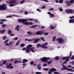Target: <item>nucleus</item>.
I'll use <instances>...</instances> for the list:
<instances>
[{"instance_id": "f257e3e1", "label": "nucleus", "mask_w": 74, "mask_h": 74, "mask_svg": "<svg viewBox=\"0 0 74 74\" xmlns=\"http://www.w3.org/2000/svg\"><path fill=\"white\" fill-rule=\"evenodd\" d=\"M27 19H18V21L19 23H21V22H22L23 24H25V25H33V23L32 22H25L24 23V22L27 21Z\"/></svg>"}, {"instance_id": "f03ea898", "label": "nucleus", "mask_w": 74, "mask_h": 74, "mask_svg": "<svg viewBox=\"0 0 74 74\" xmlns=\"http://www.w3.org/2000/svg\"><path fill=\"white\" fill-rule=\"evenodd\" d=\"M33 46V45H28L27 46V49H26V51L27 52V53H30V51H29V50L31 51L32 52H34L35 51L33 50L34 49V47H32L31 48V47H32Z\"/></svg>"}, {"instance_id": "7ed1b4c3", "label": "nucleus", "mask_w": 74, "mask_h": 74, "mask_svg": "<svg viewBox=\"0 0 74 74\" xmlns=\"http://www.w3.org/2000/svg\"><path fill=\"white\" fill-rule=\"evenodd\" d=\"M7 5L4 4H3L2 5H0V11H2V10H5L7 9Z\"/></svg>"}, {"instance_id": "20e7f679", "label": "nucleus", "mask_w": 74, "mask_h": 74, "mask_svg": "<svg viewBox=\"0 0 74 74\" xmlns=\"http://www.w3.org/2000/svg\"><path fill=\"white\" fill-rule=\"evenodd\" d=\"M16 3V0H12L10 1L9 6L10 7H13L14 6L15 4Z\"/></svg>"}, {"instance_id": "39448f33", "label": "nucleus", "mask_w": 74, "mask_h": 74, "mask_svg": "<svg viewBox=\"0 0 74 74\" xmlns=\"http://www.w3.org/2000/svg\"><path fill=\"white\" fill-rule=\"evenodd\" d=\"M66 14H73L74 13V10L73 9H69L66 11Z\"/></svg>"}, {"instance_id": "423d86ee", "label": "nucleus", "mask_w": 74, "mask_h": 74, "mask_svg": "<svg viewBox=\"0 0 74 74\" xmlns=\"http://www.w3.org/2000/svg\"><path fill=\"white\" fill-rule=\"evenodd\" d=\"M72 54V52H70V54L69 56V57H64L62 58V60H66V59H69V58H71V55Z\"/></svg>"}, {"instance_id": "0eeeda50", "label": "nucleus", "mask_w": 74, "mask_h": 74, "mask_svg": "<svg viewBox=\"0 0 74 74\" xmlns=\"http://www.w3.org/2000/svg\"><path fill=\"white\" fill-rule=\"evenodd\" d=\"M57 40L58 41V42L59 44H62V43L64 42V39L62 38H58Z\"/></svg>"}, {"instance_id": "6e6552de", "label": "nucleus", "mask_w": 74, "mask_h": 74, "mask_svg": "<svg viewBox=\"0 0 74 74\" xmlns=\"http://www.w3.org/2000/svg\"><path fill=\"white\" fill-rule=\"evenodd\" d=\"M49 59V58L46 57H43L41 58L40 60H42V62H47V61Z\"/></svg>"}, {"instance_id": "1a4fd4ad", "label": "nucleus", "mask_w": 74, "mask_h": 74, "mask_svg": "<svg viewBox=\"0 0 74 74\" xmlns=\"http://www.w3.org/2000/svg\"><path fill=\"white\" fill-rule=\"evenodd\" d=\"M36 33L37 35H42V31H37L36 32Z\"/></svg>"}, {"instance_id": "9d476101", "label": "nucleus", "mask_w": 74, "mask_h": 74, "mask_svg": "<svg viewBox=\"0 0 74 74\" xmlns=\"http://www.w3.org/2000/svg\"><path fill=\"white\" fill-rule=\"evenodd\" d=\"M47 14H49V15H50V16L51 18H52V17H53V16H54V14H52V13L50 12H48Z\"/></svg>"}, {"instance_id": "9b49d317", "label": "nucleus", "mask_w": 74, "mask_h": 74, "mask_svg": "<svg viewBox=\"0 0 74 74\" xmlns=\"http://www.w3.org/2000/svg\"><path fill=\"white\" fill-rule=\"evenodd\" d=\"M63 68H62L61 69V70H67V67H66V66H63Z\"/></svg>"}, {"instance_id": "f8f14e48", "label": "nucleus", "mask_w": 74, "mask_h": 74, "mask_svg": "<svg viewBox=\"0 0 74 74\" xmlns=\"http://www.w3.org/2000/svg\"><path fill=\"white\" fill-rule=\"evenodd\" d=\"M47 45H48V42H45L44 43V44L41 46V48H44V47H45V46H47Z\"/></svg>"}, {"instance_id": "ddd939ff", "label": "nucleus", "mask_w": 74, "mask_h": 74, "mask_svg": "<svg viewBox=\"0 0 74 74\" xmlns=\"http://www.w3.org/2000/svg\"><path fill=\"white\" fill-rule=\"evenodd\" d=\"M49 71H52L53 72L56 71V69L54 68H52L49 69Z\"/></svg>"}, {"instance_id": "4468645a", "label": "nucleus", "mask_w": 74, "mask_h": 74, "mask_svg": "<svg viewBox=\"0 0 74 74\" xmlns=\"http://www.w3.org/2000/svg\"><path fill=\"white\" fill-rule=\"evenodd\" d=\"M39 40H40V38L37 39L34 41V44H36V43H37V42H38Z\"/></svg>"}, {"instance_id": "2eb2a0df", "label": "nucleus", "mask_w": 74, "mask_h": 74, "mask_svg": "<svg viewBox=\"0 0 74 74\" xmlns=\"http://www.w3.org/2000/svg\"><path fill=\"white\" fill-rule=\"evenodd\" d=\"M6 65L8 66V67H6V69H9L10 67L12 66V64H10L9 65H8V64H6Z\"/></svg>"}, {"instance_id": "dca6fc26", "label": "nucleus", "mask_w": 74, "mask_h": 74, "mask_svg": "<svg viewBox=\"0 0 74 74\" xmlns=\"http://www.w3.org/2000/svg\"><path fill=\"white\" fill-rule=\"evenodd\" d=\"M69 23H74V19H70L69 20Z\"/></svg>"}, {"instance_id": "f3484780", "label": "nucleus", "mask_w": 74, "mask_h": 74, "mask_svg": "<svg viewBox=\"0 0 74 74\" xmlns=\"http://www.w3.org/2000/svg\"><path fill=\"white\" fill-rule=\"evenodd\" d=\"M15 30H16L17 31L19 30V26L17 25L15 28Z\"/></svg>"}, {"instance_id": "a211bd4d", "label": "nucleus", "mask_w": 74, "mask_h": 74, "mask_svg": "<svg viewBox=\"0 0 74 74\" xmlns=\"http://www.w3.org/2000/svg\"><path fill=\"white\" fill-rule=\"evenodd\" d=\"M67 71H72V72H74V70L70 69L67 68L66 69Z\"/></svg>"}, {"instance_id": "6ab92c4d", "label": "nucleus", "mask_w": 74, "mask_h": 74, "mask_svg": "<svg viewBox=\"0 0 74 74\" xmlns=\"http://www.w3.org/2000/svg\"><path fill=\"white\" fill-rule=\"evenodd\" d=\"M69 60H70L69 59H66L65 61H64L63 62V64H66L67 63V62H68V61H69Z\"/></svg>"}, {"instance_id": "aec40b11", "label": "nucleus", "mask_w": 74, "mask_h": 74, "mask_svg": "<svg viewBox=\"0 0 74 74\" xmlns=\"http://www.w3.org/2000/svg\"><path fill=\"white\" fill-rule=\"evenodd\" d=\"M66 4L67 5H68V6H70V5H71V3H69L68 1H66Z\"/></svg>"}, {"instance_id": "412c9836", "label": "nucleus", "mask_w": 74, "mask_h": 74, "mask_svg": "<svg viewBox=\"0 0 74 74\" xmlns=\"http://www.w3.org/2000/svg\"><path fill=\"white\" fill-rule=\"evenodd\" d=\"M28 61V60L27 59H23V63H25V62H27Z\"/></svg>"}, {"instance_id": "4be33fe9", "label": "nucleus", "mask_w": 74, "mask_h": 74, "mask_svg": "<svg viewBox=\"0 0 74 74\" xmlns=\"http://www.w3.org/2000/svg\"><path fill=\"white\" fill-rule=\"evenodd\" d=\"M36 46H37V48H39L40 46L41 47V46H42V45H41L40 44H38L36 45Z\"/></svg>"}, {"instance_id": "5701e85b", "label": "nucleus", "mask_w": 74, "mask_h": 74, "mask_svg": "<svg viewBox=\"0 0 74 74\" xmlns=\"http://www.w3.org/2000/svg\"><path fill=\"white\" fill-rule=\"evenodd\" d=\"M58 9L59 10L60 12H62V11H63V9H62L61 7L58 8Z\"/></svg>"}, {"instance_id": "b1692460", "label": "nucleus", "mask_w": 74, "mask_h": 74, "mask_svg": "<svg viewBox=\"0 0 74 74\" xmlns=\"http://www.w3.org/2000/svg\"><path fill=\"white\" fill-rule=\"evenodd\" d=\"M36 39H37V38H36L35 39H32V40L29 39L28 40V41L29 42L30 41H33L34 40H36Z\"/></svg>"}, {"instance_id": "393cba45", "label": "nucleus", "mask_w": 74, "mask_h": 74, "mask_svg": "<svg viewBox=\"0 0 74 74\" xmlns=\"http://www.w3.org/2000/svg\"><path fill=\"white\" fill-rule=\"evenodd\" d=\"M21 41V39H20L16 43V45H18L19 44V42Z\"/></svg>"}, {"instance_id": "a878e982", "label": "nucleus", "mask_w": 74, "mask_h": 74, "mask_svg": "<svg viewBox=\"0 0 74 74\" xmlns=\"http://www.w3.org/2000/svg\"><path fill=\"white\" fill-rule=\"evenodd\" d=\"M13 44H14V43H13V42H10L9 43V46H11V45H13Z\"/></svg>"}, {"instance_id": "bb28decb", "label": "nucleus", "mask_w": 74, "mask_h": 74, "mask_svg": "<svg viewBox=\"0 0 74 74\" xmlns=\"http://www.w3.org/2000/svg\"><path fill=\"white\" fill-rule=\"evenodd\" d=\"M8 33L9 34H11V33H12V31H11L10 30H8Z\"/></svg>"}, {"instance_id": "cd10ccee", "label": "nucleus", "mask_w": 74, "mask_h": 74, "mask_svg": "<svg viewBox=\"0 0 74 74\" xmlns=\"http://www.w3.org/2000/svg\"><path fill=\"white\" fill-rule=\"evenodd\" d=\"M43 70L44 71H48L49 70V68H44Z\"/></svg>"}, {"instance_id": "c85d7f7f", "label": "nucleus", "mask_w": 74, "mask_h": 74, "mask_svg": "<svg viewBox=\"0 0 74 74\" xmlns=\"http://www.w3.org/2000/svg\"><path fill=\"white\" fill-rule=\"evenodd\" d=\"M69 1L70 3H74V0H71Z\"/></svg>"}, {"instance_id": "c756f323", "label": "nucleus", "mask_w": 74, "mask_h": 74, "mask_svg": "<svg viewBox=\"0 0 74 74\" xmlns=\"http://www.w3.org/2000/svg\"><path fill=\"white\" fill-rule=\"evenodd\" d=\"M50 28L51 29H54L55 28V27H53L52 26H51L50 27Z\"/></svg>"}, {"instance_id": "7c9ffc66", "label": "nucleus", "mask_w": 74, "mask_h": 74, "mask_svg": "<svg viewBox=\"0 0 74 74\" xmlns=\"http://www.w3.org/2000/svg\"><path fill=\"white\" fill-rule=\"evenodd\" d=\"M63 2V0H60L59 1V3H62Z\"/></svg>"}, {"instance_id": "2f4dec72", "label": "nucleus", "mask_w": 74, "mask_h": 74, "mask_svg": "<svg viewBox=\"0 0 74 74\" xmlns=\"http://www.w3.org/2000/svg\"><path fill=\"white\" fill-rule=\"evenodd\" d=\"M41 64H37V65L36 66V67H37V68H38V67H41Z\"/></svg>"}, {"instance_id": "473e14b6", "label": "nucleus", "mask_w": 74, "mask_h": 74, "mask_svg": "<svg viewBox=\"0 0 74 74\" xmlns=\"http://www.w3.org/2000/svg\"><path fill=\"white\" fill-rule=\"evenodd\" d=\"M27 33L28 34H32V32L30 31H28Z\"/></svg>"}, {"instance_id": "72a5a7b5", "label": "nucleus", "mask_w": 74, "mask_h": 74, "mask_svg": "<svg viewBox=\"0 0 74 74\" xmlns=\"http://www.w3.org/2000/svg\"><path fill=\"white\" fill-rule=\"evenodd\" d=\"M8 41H9V40L8 39L7 40H5L4 42V44H5V43L8 42Z\"/></svg>"}, {"instance_id": "f704fd0d", "label": "nucleus", "mask_w": 74, "mask_h": 74, "mask_svg": "<svg viewBox=\"0 0 74 74\" xmlns=\"http://www.w3.org/2000/svg\"><path fill=\"white\" fill-rule=\"evenodd\" d=\"M24 2H25V0H23L21 1L20 2V4H22V3H24Z\"/></svg>"}, {"instance_id": "c9c22d12", "label": "nucleus", "mask_w": 74, "mask_h": 74, "mask_svg": "<svg viewBox=\"0 0 74 74\" xmlns=\"http://www.w3.org/2000/svg\"><path fill=\"white\" fill-rule=\"evenodd\" d=\"M5 29H4L2 31H1V34L3 33L4 32H5Z\"/></svg>"}, {"instance_id": "e433bc0d", "label": "nucleus", "mask_w": 74, "mask_h": 74, "mask_svg": "<svg viewBox=\"0 0 74 74\" xmlns=\"http://www.w3.org/2000/svg\"><path fill=\"white\" fill-rule=\"evenodd\" d=\"M7 38V37L6 36H4L3 37V39L4 40H5Z\"/></svg>"}, {"instance_id": "4c0bfd02", "label": "nucleus", "mask_w": 74, "mask_h": 74, "mask_svg": "<svg viewBox=\"0 0 74 74\" xmlns=\"http://www.w3.org/2000/svg\"><path fill=\"white\" fill-rule=\"evenodd\" d=\"M53 39L52 40L53 41H54L55 40V38H56V36H54L53 37Z\"/></svg>"}, {"instance_id": "58836bf2", "label": "nucleus", "mask_w": 74, "mask_h": 74, "mask_svg": "<svg viewBox=\"0 0 74 74\" xmlns=\"http://www.w3.org/2000/svg\"><path fill=\"white\" fill-rule=\"evenodd\" d=\"M36 74H41L42 73L40 72H36Z\"/></svg>"}, {"instance_id": "ea45409f", "label": "nucleus", "mask_w": 74, "mask_h": 74, "mask_svg": "<svg viewBox=\"0 0 74 74\" xmlns=\"http://www.w3.org/2000/svg\"><path fill=\"white\" fill-rule=\"evenodd\" d=\"M25 45V44H22L21 45V46L22 47H24Z\"/></svg>"}, {"instance_id": "a19ab883", "label": "nucleus", "mask_w": 74, "mask_h": 74, "mask_svg": "<svg viewBox=\"0 0 74 74\" xmlns=\"http://www.w3.org/2000/svg\"><path fill=\"white\" fill-rule=\"evenodd\" d=\"M30 64L31 65H33L34 64V62L33 61H31L30 62Z\"/></svg>"}, {"instance_id": "79ce46f5", "label": "nucleus", "mask_w": 74, "mask_h": 74, "mask_svg": "<svg viewBox=\"0 0 74 74\" xmlns=\"http://www.w3.org/2000/svg\"><path fill=\"white\" fill-rule=\"evenodd\" d=\"M6 25L5 24H3L1 26L2 27H5Z\"/></svg>"}, {"instance_id": "37998d69", "label": "nucleus", "mask_w": 74, "mask_h": 74, "mask_svg": "<svg viewBox=\"0 0 74 74\" xmlns=\"http://www.w3.org/2000/svg\"><path fill=\"white\" fill-rule=\"evenodd\" d=\"M18 39V37H16V38H14L13 39V40H17Z\"/></svg>"}, {"instance_id": "c03bdc74", "label": "nucleus", "mask_w": 74, "mask_h": 74, "mask_svg": "<svg viewBox=\"0 0 74 74\" xmlns=\"http://www.w3.org/2000/svg\"><path fill=\"white\" fill-rule=\"evenodd\" d=\"M0 21L1 22H5L6 21V20L5 19H3V20H0Z\"/></svg>"}, {"instance_id": "a18cd8bd", "label": "nucleus", "mask_w": 74, "mask_h": 74, "mask_svg": "<svg viewBox=\"0 0 74 74\" xmlns=\"http://www.w3.org/2000/svg\"><path fill=\"white\" fill-rule=\"evenodd\" d=\"M59 57L58 56L56 57V60H59Z\"/></svg>"}, {"instance_id": "49530a36", "label": "nucleus", "mask_w": 74, "mask_h": 74, "mask_svg": "<svg viewBox=\"0 0 74 74\" xmlns=\"http://www.w3.org/2000/svg\"><path fill=\"white\" fill-rule=\"evenodd\" d=\"M42 9H44L45 8V5H44L41 8Z\"/></svg>"}, {"instance_id": "de8ad7c7", "label": "nucleus", "mask_w": 74, "mask_h": 74, "mask_svg": "<svg viewBox=\"0 0 74 74\" xmlns=\"http://www.w3.org/2000/svg\"><path fill=\"white\" fill-rule=\"evenodd\" d=\"M74 55L73 56H72L71 59V60H74Z\"/></svg>"}, {"instance_id": "09e8293b", "label": "nucleus", "mask_w": 74, "mask_h": 74, "mask_svg": "<svg viewBox=\"0 0 74 74\" xmlns=\"http://www.w3.org/2000/svg\"><path fill=\"white\" fill-rule=\"evenodd\" d=\"M42 66L43 67L46 66H47V65L46 64H43Z\"/></svg>"}, {"instance_id": "8fccbe9b", "label": "nucleus", "mask_w": 74, "mask_h": 74, "mask_svg": "<svg viewBox=\"0 0 74 74\" xmlns=\"http://www.w3.org/2000/svg\"><path fill=\"white\" fill-rule=\"evenodd\" d=\"M41 1H44V2H48V0H41Z\"/></svg>"}, {"instance_id": "3c124183", "label": "nucleus", "mask_w": 74, "mask_h": 74, "mask_svg": "<svg viewBox=\"0 0 74 74\" xmlns=\"http://www.w3.org/2000/svg\"><path fill=\"white\" fill-rule=\"evenodd\" d=\"M40 40H41L42 41H44V38H40Z\"/></svg>"}, {"instance_id": "603ef678", "label": "nucleus", "mask_w": 74, "mask_h": 74, "mask_svg": "<svg viewBox=\"0 0 74 74\" xmlns=\"http://www.w3.org/2000/svg\"><path fill=\"white\" fill-rule=\"evenodd\" d=\"M28 20H29V21H33L34 19L33 18H29L28 19Z\"/></svg>"}, {"instance_id": "864d4df0", "label": "nucleus", "mask_w": 74, "mask_h": 74, "mask_svg": "<svg viewBox=\"0 0 74 74\" xmlns=\"http://www.w3.org/2000/svg\"><path fill=\"white\" fill-rule=\"evenodd\" d=\"M43 48H45V49H48V47L47 46H44V47Z\"/></svg>"}, {"instance_id": "5fc2aeb1", "label": "nucleus", "mask_w": 74, "mask_h": 74, "mask_svg": "<svg viewBox=\"0 0 74 74\" xmlns=\"http://www.w3.org/2000/svg\"><path fill=\"white\" fill-rule=\"evenodd\" d=\"M32 28H35V27H37V25H33V26H32Z\"/></svg>"}, {"instance_id": "6e6d98bb", "label": "nucleus", "mask_w": 74, "mask_h": 74, "mask_svg": "<svg viewBox=\"0 0 74 74\" xmlns=\"http://www.w3.org/2000/svg\"><path fill=\"white\" fill-rule=\"evenodd\" d=\"M54 10V9L53 8H51L49 9V11H52V10Z\"/></svg>"}, {"instance_id": "4d7b16f0", "label": "nucleus", "mask_w": 74, "mask_h": 74, "mask_svg": "<svg viewBox=\"0 0 74 74\" xmlns=\"http://www.w3.org/2000/svg\"><path fill=\"white\" fill-rule=\"evenodd\" d=\"M5 45H6V46H10V45L8 43H6L5 44Z\"/></svg>"}, {"instance_id": "13d9d810", "label": "nucleus", "mask_w": 74, "mask_h": 74, "mask_svg": "<svg viewBox=\"0 0 74 74\" xmlns=\"http://www.w3.org/2000/svg\"><path fill=\"white\" fill-rule=\"evenodd\" d=\"M18 61L17 60H16L14 62V63L15 64H16V63H18Z\"/></svg>"}, {"instance_id": "bf43d9fd", "label": "nucleus", "mask_w": 74, "mask_h": 74, "mask_svg": "<svg viewBox=\"0 0 74 74\" xmlns=\"http://www.w3.org/2000/svg\"><path fill=\"white\" fill-rule=\"evenodd\" d=\"M37 11H39V12H41V10H40V9H36Z\"/></svg>"}, {"instance_id": "052dcab7", "label": "nucleus", "mask_w": 74, "mask_h": 74, "mask_svg": "<svg viewBox=\"0 0 74 74\" xmlns=\"http://www.w3.org/2000/svg\"><path fill=\"white\" fill-rule=\"evenodd\" d=\"M44 35H45V36H47V35H48V33H44Z\"/></svg>"}, {"instance_id": "680f3d73", "label": "nucleus", "mask_w": 74, "mask_h": 74, "mask_svg": "<svg viewBox=\"0 0 74 74\" xmlns=\"http://www.w3.org/2000/svg\"><path fill=\"white\" fill-rule=\"evenodd\" d=\"M52 63V61H50L48 63V64H51V63Z\"/></svg>"}, {"instance_id": "e2e57ef3", "label": "nucleus", "mask_w": 74, "mask_h": 74, "mask_svg": "<svg viewBox=\"0 0 74 74\" xmlns=\"http://www.w3.org/2000/svg\"><path fill=\"white\" fill-rule=\"evenodd\" d=\"M70 19H73V18L74 19V16H72V17H70Z\"/></svg>"}, {"instance_id": "0e129e2a", "label": "nucleus", "mask_w": 74, "mask_h": 74, "mask_svg": "<svg viewBox=\"0 0 74 74\" xmlns=\"http://www.w3.org/2000/svg\"><path fill=\"white\" fill-rule=\"evenodd\" d=\"M13 68H14V67L13 66H11L10 67L9 69H13Z\"/></svg>"}, {"instance_id": "69168bd1", "label": "nucleus", "mask_w": 74, "mask_h": 74, "mask_svg": "<svg viewBox=\"0 0 74 74\" xmlns=\"http://www.w3.org/2000/svg\"><path fill=\"white\" fill-rule=\"evenodd\" d=\"M15 34H10V36H14Z\"/></svg>"}, {"instance_id": "338daca9", "label": "nucleus", "mask_w": 74, "mask_h": 74, "mask_svg": "<svg viewBox=\"0 0 74 74\" xmlns=\"http://www.w3.org/2000/svg\"><path fill=\"white\" fill-rule=\"evenodd\" d=\"M48 74H52V73L51 72L49 71L48 72Z\"/></svg>"}, {"instance_id": "774afa93", "label": "nucleus", "mask_w": 74, "mask_h": 74, "mask_svg": "<svg viewBox=\"0 0 74 74\" xmlns=\"http://www.w3.org/2000/svg\"><path fill=\"white\" fill-rule=\"evenodd\" d=\"M56 74H60V73H58V72H56Z\"/></svg>"}]
</instances>
